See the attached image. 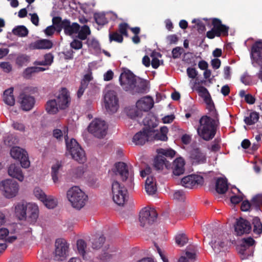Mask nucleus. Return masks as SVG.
Segmentation results:
<instances>
[{
  "label": "nucleus",
  "instance_id": "nucleus-1",
  "mask_svg": "<svg viewBox=\"0 0 262 262\" xmlns=\"http://www.w3.org/2000/svg\"><path fill=\"white\" fill-rule=\"evenodd\" d=\"M119 81L122 88L132 94L145 93L148 89L147 81L136 76L129 70L121 73Z\"/></svg>",
  "mask_w": 262,
  "mask_h": 262
},
{
  "label": "nucleus",
  "instance_id": "nucleus-2",
  "mask_svg": "<svg viewBox=\"0 0 262 262\" xmlns=\"http://www.w3.org/2000/svg\"><path fill=\"white\" fill-rule=\"evenodd\" d=\"M15 213L19 220L34 224L38 217L39 209L35 204L20 202L15 206Z\"/></svg>",
  "mask_w": 262,
  "mask_h": 262
},
{
  "label": "nucleus",
  "instance_id": "nucleus-3",
  "mask_svg": "<svg viewBox=\"0 0 262 262\" xmlns=\"http://www.w3.org/2000/svg\"><path fill=\"white\" fill-rule=\"evenodd\" d=\"M196 130L198 135L204 140L208 141L212 140L216 133L214 120L207 115L202 116Z\"/></svg>",
  "mask_w": 262,
  "mask_h": 262
},
{
  "label": "nucleus",
  "instance_id": "nucleus-4",
  "mask_svg": "<svg viewBox=\"0 0 262 262\" xmlns=\"http://www.w3.org/2000/svg\"><path fill=\"white\" fill-rule=\"evenodd\" d=\"M67 196L72 207L77 210L83 208L88 201V196L78 186L69 189Z\"/></svg>",
  "mask_w": 262,
  "mask_h": 262
},
{
  "label": "nucleus",
  "instance_id": "nucleus-5",
  "mask_svg": "<svg viewBox=\"0 0 262 262\" xmlns=\"http://www.w3.org/2000/svg\"><path fill=\"white\" fill-rule=\"evenodd\" d=\"M67 151L72 158L79 163H83L86 158L84 150L74 139L68 141V135L64 137Z\"/></svg>",
  "mask_w": 262,
  "mask_h": 262
},
{
  "label": "nucleus",
  "instance_id": "nucleus-6",
  "mask_svg": "<svg viewBox=\"0 0 262 262\" xmlns=\"http://www.w3.org/2000/svg\"><path fill=\"white\" fill-rule=\"evenodd\" d=\"M52 23L56 27V30L60 32L63 29L64 33L68 35H72L78 33L80 29V25L77 23L71 24L70 20L64 19L62 20L60 16H55L52 18Z\"/></svg>",
  "mask_w": 262,
  "mask_h": 262
},
{
  "label": "nucleus",
  "instance_id": "nucleus-7",
  "mask_svg": "<svg viewBox=\"0 0 262 262\" xmlns=\"http://www.w3.org/2000/svg\"><path fill=\"white\" fill-rule=\"evenodd\" d=\"M251 57L253 66L260 67L257 76L262 81V40L256 41L252 46Z\"/></svg>",
  "mask_w": 262,
  "mask_h": 262
},
{
  "label": "nucleus",
  "instance_id": "nucleus-8",
  "mask_svg": "<svg viewBox=\"0 0 262 262\" xmlns=\"http://www.w3.org/2000/svg\"><path fill=\"white\" fill-rule=\"evenodd\" d=\"M213 26L211 30L206 33V37L209 39H213L215 36H228L229 27L223 25L221 19L217 18L212 19Z\"/></svg>",
  "mask_w": 262,
  "mask_h": 262
},
{
  "label": "nucleus",
  "instance_id": "nucleus-9",
  "mask_svg": "<svg viewBox=\"0 0 262 262\" xmlns=\"http://www.w3.org/2000/svg\"><path fill=\"white\" fill-rule=\"evenodd\" d=\"M108 126L104 120L95 118L89 124L88 132L94 137L102 139L107 134Z\"/></svg>",
  "mask_w": 262,
  "mask_h": 262
},
{
  "label": "nucleus",
  "instance_id": "nucleus-10",
  "mask_svg": "<svg viewBox=\"0 0 262 262\" xmlns=\"http://www.w3.org/2000/svg\"><path fill=\"white\" fill-rule=\"evenodd\" d=\"M158 213L153 208H144L140 213L139 221L140 225L142 227H148L152 225L157 220Z\"/></svg>",
  "mask_w": 262,
  "mask_h": 262
},
{
  "label": "nucleus",
  "instance_id": "nucleus-11",
  "mask_svg": "<svg viewBox=\"0 0 262 262\" xmlns=\"http://www.w3.org/2000/svg\"><path fill=\"white\" fill-rule=\"evenodd\" d=\"M134 176L133 168L123 162H116V177L122 182L132 180Z\"/></svg>",
  "mask_w": 262,
  "mask_h": 262
},
{
  "label": "nucleus",
  "instance_id": "nucleus-12",
  "mask_svg": "<svg viewBox=\"0 0 262 262\" xmlns=\"http://www.w3.org/2000/svg\"><path fill=\"white\" fill-rule=\"evenodd\" d=\"M69 245L66 240L57 239L55 242V250L54 253V260L62 261L66 259L69 253Z\"/></svg>",
  "mask_w": 262,
  "mask_h": 262
},
{
  "label": "nucleus",
  "instance_id": "nucleus-13",
  "mask_svg": "<svg viewBox=\"0 0 262 262\" xmlns=\"http://www.w3.org/2000/svg\"><path fill=\"white\" fill-rule=\"evenodd\" d=\"M104 96L105 108L110 114L115 112V87L113 84L107 85Z\"/></svg>",
  "mask_w": 262,
  "mask_h": 262
},
{
  "label": "nucleus",
  "instance_id": "nucleus-14",
  "mask_svg": "<svg viewBox=\"0 0 262 262\" xmlns=\"http://www.w3.org/2000/svg\"><path fill=\"white\" fill-rule=\"evenodd\" d=\"M0 189L4 195L8 198L15 196L18 191V183L12 179H7L1 182Z\"/></svg>",
  "mask_w": 262,
  "mask_h": 262
},
{
  "label": "nucleus",
  "instance_id": "nucleus-15",
  "mask_svg": "<svg viewBox=\"0 0 262 262\" xmlns=\"http://www.w3.org/2000/svg\"><path fill=\"white\" fill-rule=\"evenodd\" d=\"M11 157L18 160L21 167L28 168L30 166V161L27 152L18 147H13L10 150Z\"/></svg>",
  "mask_w": 262,
  "mask_h": 262
},
{
  "label": "nucleus",
  "instance_id": "nucleus-16",
  "mask_svg": "<svg viewBox=\"0 0 262 262\" xmlns=\"http://www.w3.org/2000/svg\"><path fill=\"white\" fill-rule=\"evenodd\" d=\"M203 183L204 178L199 175H189L181 180L182 186L188 188H192L198 185H202Z\"/></svg>",
  "mask_w": 262,
  "mask_h": 262
},
{
  "label": "nucleus",
  "instance_id": "nucleus-17",
  "mask_svg": "<svg viewBox=\"0 0 262 262\" xmlns=\"http://www.w3.org/2000/svg\"><path fill=\"white\" fill-rule=\"evenodd\" d=\"M255 244V241L251 237L244 238L242 239V243L237 247L239 253L242 255L241 257L242 259L248 258L249 256L253 255V251H251L249 253L248 250L250 247L254 245Z\"/></svg>",
  "mask_w": 262,
  "mask_h": 262
},
{
  "label": "nucleus",
  "instance_id": "nucleus-18",
  "mask_svg": "<svg viewBox=\"0 0 262 262\" xmlns=\"http://www.w3.org/2000/svg\"><path fill=\"white\" fill-rule=\"evenodd\" d=\"M60 110H65L70 105L71 98L69 93L65 88L61 89L57 96L54 99Z\"/></svg>",
  "mask_w": 262,
  "mask_h": 262
},
{
  "label": "nucleus",
  "instance_id": "nucleus-19",
  "mask_svg": "<svg viewBox=\"0 0 262 262\" xmlns=\"http://www.w3.org/2000/svg\"><path fill=\"white\" fill-rule=\"evenodd\" d=\"M251 225L247 220L243 217H239L236 220L234 225V230L237 235H242L244 234H248L251 231Z\"/></svg>",
  "mask_w": 262,
  "mask_h": 262
},
{
  "label": "nucleus",
  "instance_id": "nucleus-20",
  "mask_svg": "<svg viewBox=\"0 0 262 262\" xmlns=\"http://www.w3.org/2000/svg\"><path fill=\"white\" fill-rule=\"evenodd\" d=\"M151 130L143 128L142 130L136 133L133 138V142L136 145H143L146 142L150 141L151 138L152 133Z\"/></svg>",
  "mask_w": 262,
  "mask_h": 262
},
{
  "label": "nucleus",
  "instance_id": "nucleus-21",
  "mask_svg": "<svg viewBox=\"0 0 262 262\" xmlns=\"http://www.w3.org/2000/svg\"><path fill=\"white\" fill-rule=\"evenodd\" d=\"M260 206H262V194H257L253 198L251 203L247 200L243 201L241 209L243 211H247L252 206L258 210Z\"/></svg>",
  "mask_w": 262,
  "mask_h": 262
},
{
  "label": "nucleus",
  "instance_id": "nucleus-22",
  "mask_svg": "<svg viewBox=\"0 0 262 262\" xmlns=\"http://www.w3.org/2000/svg\"><path fill=\"white\" fill-rule=\"evenodd\" d=\"M116 185H117L119 188L118 193L116 194V204L123 206L128 199L127 190L124 186H121L117 181H116Z\"/></svg>",
  "mask_w": 262,
  "mask_h": 262
},
{
  "label": "nucleus",
  "instance_id": "nucleus-23",
  "mask_svg": "<svg viewBox=\"0 0 262 262\" xmlns=\"http://www.w3.org/2000/svg\"><path fill=\"white\" fill-rule=\"evenodd\" d=\"M190 157L193 162L197 164H203L206 162L205 154L202 151L200 148L196 146L193 147L190 151Z\"/></svg>",
  "mask_w": 262,
  "mask_h": 262
},
{
  "label": "nucleus",
  "instance_id": "nucleus-24",
  "mask_svg": "<svg viewBox=\"0 0 262 262\" xmlns=\"http://www.w3.org/2000/svg\"><path fill=\"white\" fill-rule=\"evenodd\" d=\"M137 107L142 112H148L154 106V100L150 96L144 97L139 100L137 103Z\"/></svg>",
  "mask_w": 262,
  "mask_h": 262
},
{
  "label": "nucleus",
  "instance_id": "nucleus-25",
  "mask_svg": "<svg viewBox=\"0 0 262 262\" xmlns=\"http://www.w3.org/2000/svg\"><path fill=\"white\" fill-rule=\"evenodd\" d=\"M52 42L48 39H43L31 43L29 47L31 50L50 49L53 47Z\"/></svg>",
  "mask_w": 262,
  "mask_h": 262
},
{
  "label": "nucleus",
  "instance_id": "nucleus-26",
  "mask_svg": "<svg viewBox=\"0 0 262 262\" xmlns=\"http://www.w3.org/2000/svg\"><path fill=\"white\" fill-rule=\"evenodd\" d=\"M20 103L23 110L29 111L32 108L35 103V99L33 97L23 93L20 95Z\"/></svg>",
  "mask_w": 262,
  "mask_h": 262
},
{
  "label": "nucleus",
  "instance_id": "nucleus-27",
  "mask_svg": "<svg viewBox=\"0 0 262 262\" xmlns=\"http://www.w3.org/2000/svg\"><path fill=\"white\" fill-rule=\"evenodd\" d=\"M185 161L182 158H178L175 159L172 164V169L173 175L179 176L184 173Z\"/></svg>",
  "mask_w": 262,
  "mask_h": 262
},
{
  "label": "nucleus",
  "instance_id": "nucleus-28",
  "mask_svg": "<svg viewBox=\"0 0 262 262\" xmlns=\"http://www.w3.org/2000/svg\"><path fill=\"white\" fill-rule=\"evenodd\" d=\"M8 172L11 177L17 179L19 181H23L24 175L18 164H11L8 168Z\"/></svg>",
  "mask_w": 262,
  "mask_h": 262
},
{
  "label": "nucleus",
  "instance_id": "nucleus-29",
  "mask_svg": "<svg viewBox=\"0 0 262 262\" xmlns=\"http://www.w3.org/2000/svg\"><path fill=\"white\" fill-rule=\"evenodd\" d=\"M168 132V129L165 126L161 127L160 128V132L158 130L154 129V133L152 134L150 140H152L154 139L156 140L166 141L168 139V137L167 136Z\"/></svg>",
  "mask_w": 262,
  "mask_h": 262
},
{
  "label": "nucleus",
  "instance_id": "nucleus-30",
  "mask_svg": "<svg viewBox=\"0 0 262 262\" xmlns=\"http://www.w3.org/2000/svg\"><path fill=\"white\" fill-rule=\"evenodd\" d=\"M228 189L227 179L226 178H218L215 182V190L219 194H224Z\"/></svg>",
  "mask_w": 262,
  "mask_h": 262
},
{
  "label": "nucleus",
  "instance_id": "nucleus-31",
  "mask_svg": "<svg viewBox=\"0 0 262 262\" xmlns=\"http://www.w3.org/2000/svg\"><path fill=\"white\" fill-rule=\"evenodd\" d=\"M154 167L157 170L162 169L164 167L169 169L170 167V163L166 158L161 156L157 155L154 160Z\"/></svg>",
  "mask_w": 262,
  "mask_h": 262
},
{
  "label": "nucleus",
  "instance_id": "nucleus-32",
  "mask_svg": "<svg viewBox=\"0 0 262 262\" xmlns=\"http://www.w3.org/2000/svg\"><path fill=\"white\" fill-rule=\"evenodd\" d=\"M114 252L113 247L110 248L109 245L105 246L102 253L99 255V259L103 262H108L113 259Z\"/></svg>",
  "mask_w": 262,
  "mask_h": 262
},
{
  "label": "nucleus",
  "instance_id": "nucleus-33",
  "mask_svg": "<svg viewBox=\"0 0 262 262\" xmlns=\"http://www.w3.org/2000/svg\"><path fill=\"white\" fill-rule=\"evenodd\" d=\"M13 88H10L4 92L3 101L7 105L13 106L15 104V98L13 95Z\"/></svg>",
  "mask_w": 262,
  "mask_h": 262
},
{
  "label": "nucleus",
  "instance_id": "nucleus-34",
  "mask_svg": "<svg viewBox=\"0 0 262 262\" xmlns=\"http://www.w3.org/2000/svg\"><path fill=\"white\" fill-rule=\"evenodd\" d=\"M145 190L148 194H154L157 191L155 179L152 177H148L145 181Z\"/></svg>",
  "mask_w": 262,
  "mask_h": 262
},
{
  "label": "nucleus",
  "instance_id": "nucleus-35",
  "mask_svg": "<svg viewBox=\"0 0 262 262\" xmlns=\"http://www.w3.org/2000/svg\"><path fill=\"white\" fill-rule=\"evenodd\" d=\"M143 124L145 127L143 128L151 130L154 133V128L157 127V123L156 119L154 117L148 116L146 117L143 120Z\"/></svg>",
  "mask_w": 262,
  "mask_h": 262
},
{
  "label": "nucleus",
  "instance_id": "nucleus-36",
  "mask_svg": "<svg viewBox=\"0 0 262 262\" xmlns=\"http://www.w3.org/2000/svg\"><path fill=\"white\" fill-rule=\"evenodd\" d=\"M227 240L221 237V238H219L217 240L212 241V247L215 252H219L221 251L222 249H223L227 246Z\"/></svg>",
  "mask_w": 262,
  "mask_h": 262
},
{
  "label": "nucleus",
  "instance_id": "nucleus-37",
  "mask_svg": "<svg viewBox=\"0 0 262 262\" xmlns=\"http://www.w3.org/2000/svg\"><path fill=\"white\" fill-rule=\"evenodd\" d=\"M126 112L127 115L131 119H135L137 117H141L142 116V112L139 108L136 106L128 107L126 108Z\"/></svg>",
  "mask_w": 262,
  "mask_h": 262
},
{
  "label": "nucleus",
  "instance_id": "nucleus-38",
  "mask_svg": "<svg viewBox=\"0 0 262 262\" xmlns=\"http://www.w3.org/2000/svg\"><path fill=\"white\" fill-rule=\"evenodd\" d=\"M46 109L48 113L55 114L58 112L59 108L55 100L53 99L47 101Z\"/></svg>",
  "mask_w": 262,
  "mask_h": 262
},
{
  "label": "nucleus",
  "instance_id": "nucleus-39",
  "mask_svg": "<svg viewBox=\"0 0 262 262\" xmlns=\"http://www.w3.org/2000/svg\"><path fill=\"white\" fill-rule=\"evenodd\" d=\"M252 225L253 226V232L257 236H259L262 233V223L258 217H254L252 219Z\"/></svg>",
  "mask_w": 262,
  "mask_h": 262
},
{
  "label": "nucleus",
  "instance_id": "nucleus-40",
  "mask_svg": "<svg viewBox=\"0 0 262 262\" xmlns=\"http://www.w3.org/2000/svg\"><path fill=\"white\" fill-rule=\"evenodd\" d=\"M258 119L259 114L256 112H253L250 113L249 116L245 117L244 121L247 125H251L256 123Z\"/></svg>",
  "mask_w": 262,
  "mask_h": 262
},
{
  "label": "nucleus",
  "instance_id": "nucleus-41",
  "mask_svg": "<svg viewBox=\"0 0 262 262\" xmlns=\"http://www.w3.org/2000/svg\"><path fill=\"white\" fill-rule=\"evenodd\" d=\"M30 56L25 54H20L16 58V64L19 67L27 66L30 61Z\"/></svg>",
  "mask_w": 262,
  "mask_h": 262
},
{
  "label": "nucleus",
  "instance_id": "nucleus-42",
  "mask_svg": "<svg viewBox=\"0 0 262 262\" xmlns=\"http://www.w3.org/2000/svg\"><path fill=\"white\" fill-rule=\"evenodd\" d=\"M28 30L24 26H17L12 30L13 34L20 37L26 36L28 34Z\"/></svg>",
  "mask_w": 262,
  "mask_h": 262
},
{
  "label": "nucleus",
  "instance_id": "nucleus-43",
  "mask_svg": "<svg viewBox=\"0 0 262 262\" xmlns=\"http://www.w3.org/2000/svg\"><path fill=\"white\" fill-rule=\"evenodd\" d=\"M94 18L96 23L98 25H104L108 22L107 19L105 16V13L102 12L94 13Z\"/></svg>",
  "mask_w": 262,
  "mask_h": 262
},
{
  "label": "nucleus",
  "instance_id": "nucleus-44",
  "mask_svg": "<svg viewBox=\"0 0 262 262\" xmlns=\"http://www.w3.org/2000/svg\"><path fill=\"white\" fill-rule=\"evenodd\" d=\"M77 248L79 254L84 259L86 254L85 249L86 248V243L82 239H78L77 241Z\"/></svg>",
  "mask_w": 262,
  "mask_h": 262
},
{
  "label": "nucleus",
  "instance_id": "nucleus-45",
  "mask_svg": "<svg viewBox=\"0 0 262 262\" xmlns=\"http://www.w3.org/2000/svg\"><path fill=\"white\" fill-rule=\"evenodd\" d=\"M158 155H161L165 158H170L172 159L176 155V151L172 149H165L163 148L158 149L157 150Z\"/></svg>",
  "mask_w": 262,
  "mask_h": 262
},
{
  "label": "nucleus",
  "instance_id": "nucleus-46",
  "mask_svg": "<svg viewBox=\"0 0 262 262\" xmlns=\"http://www.w3.org/2000/svg\"><path fill=\"white\" fill-rule=\"evenodd\" d=\"M78 32V37L81 40H85L87 36L91 34V30L88 26L84 25Z\"/></svg>",
  "mask_w": 262,
  "mask_h": 262
},
{
  "label": "nucleus",
  "instance_id": "nucleus-47",
  "mask_svg": "<svg viewBox=\"0 0 262 262\" xmlns=\"http://www.w3.org/2000/svg\"><path fill=\"white\" fill-rule=\"evenodd\" d=\"M61 167V165L59 162L56 163L52 166V177L54 183H56L58 181V174L59 169Z\"/></svg>",
  "mask_w": 262,
  "mask_h": 262
},
{
  "label": "nucleus",
  "instance_id": "nucleus-48",
  "mask_svg": "<svg viewBox=\"0 0 262 262\" xmlns=\"http://www.w3.org/2000/svg\"><path fill=\"white\" fill-rule=\"evenodd\" d=\"M43 204L49 209H52L57 206V201L51 196H46V199L42 201Z\"/></svg>",
  "mask_w": 262,
  "mask_h": 262
},
{
  "label": "nucleus",
  "instance_id": "nucleus-49",
  "mask_svg": "<svg viewBox=\"0 0 262 262\" xmlns=\"http://www.w3.org/2000/svg\"><path fill=\"white\" fill-rule=\"evenodd\" d=\"M105 241V238L103 235H101L98 238H95L92 242V248L93 249L100 248Z\"/></svg>",
  "mask_w": 262,
  "mask_h": 262
},
{
  "label": "nucleus",
  "instance_id": "nucleus-50",
  "mask_svg": "<svg viewBox=\"0 0 262 262\" xmlns=\"http://www.w3.org/2000/svg\"><path fill=\"white\" fill-rule=\"evenodd\" d=\"M176 242L179 246L182 247L187 243L188 238L185 234H180L176 236Z\"/></svg>",
  "mask_w": 262,
  "mask_h": 262
},
{
  "label": "nucleus",
  "instance_id": "nucleus-51",
  "mask_svg": "<svg viewBox=\"0 0 262 262\" xmlns=\"http://www.w3.org/2000/svg\"><path fill=\"white\" fill-rule=\"evenodd\" d=\"M129 27L126 23H122L118 26L119 33L123 34L124 36L128 37V34L127 29H129Z\"/></svg>",
  "mask_w": 262,
  "mask_h": 262
},
{
  "label": "nucleus",
  "instance_id": "nucleus-52",
  "mask_svg": "<svg viewBox=\"0 0 262 262\" xmlns=\"http://www.w3.org/2000/svg\"><path fill=\"white\" fill-rule=\"evenodd\" d=\"M195 91L198 93L199 95L203 99L205 97L210 95V94L207 89L203 86H197L195 87Z\"/></svg>",
  "mask_w": 262,
  "mask_h": 262
},
{
  "label": "nucleus",
  "instance_id": "nucleus-53",
  "mask_svg": "<svg viewBox=\"0 0 262 262\" xmlns=\"http://www.w3.org/2000/svg\"><path fill=\"white\" fill-rule=\"evenodd\" d=\"M34 194L35 196L41 202L46 199V194L45 192L39 187H36L34 190Z\"/></svg>",
  "mask_w": 262,
  "mask_h": 262
},
{
  "label": "nucleus",
  "instance_id": "nucleus-54",
  "mask_svg": "<svg viewBox=\"0 0 262 262\" xmlns=\"http://www.w3.org/2000/svg\"><path fill=\"white\" fill-rule=\"evenodd\" d=\"M89 46L94 49L96 52H99L100 51V46L99 42L96 39H92L91 40L88 41Z\"/></svg>",
  "mask_w": 262,
  "mask_h": 262
},
{
  "label": "nucleus",
  "instance_id": "nucleus-55",
  "mask_svg": "<svg viewBox=\"0 0 262 262\" xmlns=\"http://www.w3.org/2000/svg\"><path fill=\"white\" fill-rule=\"evenodd\" d=\"M84 172L83 166H78L73 170V176L76 178H81Z\"/></svg>",
  "mask_w": 262,
  "mask_h": 262
},
{
  "label": "nucleus",
  "instance_id": "nucleus-56",
  "mask_svg": "<svg viewBox=\"0 0 262 262\" xmlns=\"http://www.w3.org/2000/svg\"><path fill=\"white\" fill-rule=\"evenodd\" d=\"M183 50V48L180 47H177L173 48L172 50V58L173 59L180 58L182 53Z\"/></svg>",
  "mask_w": 262,
  "mask_h": 262
},
{
  "label": "nucleus",
  "instance_id": "nucleus-57",
  "mask_svg": "<svg viewBox=\"0 0 262 262\" xmlns=\"http://www.w3.org/2000/svg\"><path fill=\"white\" fill-rule=\"evenodd\" d=\"M12 126L14 129L20 132H24L25 130V125L23 123L17 121H13L12 124Z\"/></svg>",
  "mask_w": 262,
  "mask_h": 262
},
{
  "label": "nucleus",
  "instance_id": "nucleus-58",
  "mask_svg": "<svg viewBox=\"0 0 262 262\" xmlns=\"http://www.w3.org/2000/svg\"><path fill=\"white\" fill-rule=\"evenodd\" d=\"M173 196L175 200L183 201L185 198V194L182 190H178L174 193Z\"/></svg>",
  "mask_w": 262,
  "mask_h": 262
},
{
  "label": "nucleus",
  "instance_id": "nucleus-59",
  "mask_svg": "<svg viewBox=\"0 0 262 262\" xmlns=\"http://www.w3.org/2000/svg\"><path fill=\"white\" fill-rule=\"evenodd\" d=\"M70 46L73 49L79 50L82 48V42L80 40L74 39L73 41L71 42Z\"/></svg>",
  "mask_w": 262,
  "mask_h": 262
},
{
  "label": "nucleus",
  "instance_id": "nucleus-60",
  "mask_svg": "<svg viewBox=\"0 0 262 262\" xmlns=\"http://www.w3.org/2000/svg\"><path fill=\"white\" fill-rule=\"evenodd\" d=\"M187 74L189 78L194 79L197 76L198 72L195 68L189 67L187 69Z\"/></svg>",
  "mask_w": 262,
  "mask_h": 262
},
{
  "label": "nucleus",
  "instance_id": "nucleus-61",
  "mask_svg": "<svg viewBox=\"0 0 262 262\" xmlns=\"http://www.w3.org/2000/svg\"><path fill=\"white\" fill-rule=\"evenodd\" d=\"M1 68L6 73H9L12 70V66L8 62H3L0 64Z\"/></svg>",
  "mask_w": 262,
  "mask_h": 262
},
{
  "label": "nucleus",
  "instance_id": "nucleus-62",
  "mask_svg": "<svg viewBox=\"0 0 262 262\" xmlns=\"http://www.w3.org/2000/svg\"><path fill=\"white\" fill-rule=\"evenodd\" d=\"M166 39L169 44H176L178 41L179 38L177 35L172 34L168 35Z\"/></svg>",
  "mask_w": 262,
  "mask_h": 262
},
{
  "label": "nucleus",
  "instance_id": "nucleus-63",
  "mask_svg": "<svg viewBox=\"0 0 262 262\" xmlns=\"http://www.w3.org/2000/svg\"><path fill=\"white\" fill-rule=\"evenodd\" d=\"M54 56L51 53L46 54L44 55V60L48 66L51 65L53 62Z\"/></svg>",
  "mask_w": 262,
  "mask_h": 262
},
{
  "label": "nucleus",
  "instance_id": "nucleus-64",
  "mask_svg": "<svg viewBox=\"0 0 262 262\" xmlns=\"http://www.w3.org/2000/svg\"><path fill=\"white\" fill-rule=\"evenodd\" d=\"M243 197L242 195H234L230 198V201L232 204L236 205L242 202Z\"/></svg>",
  "mask_w": 262,
  "mask_h": 262
}]
</instances>
